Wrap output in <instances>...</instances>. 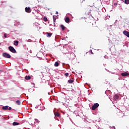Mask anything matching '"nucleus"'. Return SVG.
I'll return each instance as SVG.
<instances>
[{
  "mask_svg": "<svg viewBox=\"0 0 129 129\" xmlns=\"http://www.w3.org/2000/svg\"><path fill=\"white\" fill-rule=\"evenodd\" d=\"M34 107L35 108H41V105H38V106H36V105H34Z\"/></svg>",
  "mask_w": 129,
  "mask_h": 129,
  "instance_id": "412c9836",
  "label": "nucleus"
},
{
  "mask_svg": "<svg viewBox=\"0 0 129 129\" xmlns=\"http://www.w3.org/2000/svg\"><path fill=\"white\" fill-rule=\"evenodd\" d=\"M73 82H74V79H72V80H69L68 81V83H70V84H72V83H73Z\"/></svg>",
  "mask_w": 129,
  "mask_h": 129,
  "instance_id": "ddd939ff",
  "label": "nucleus"
},
{
  "mask_svg": "<svg viewBox=\"0 0 129 129\" xmlns=\"http://www.w3.org/2000/svg\"><path fill=\"white\" fill-rule=\"evenodd\" d=\"M54 115L55 116H57V117H59V116H60V113H59V112H55Z\"/></svg>",
  "mask_w": 129,
  "mask_h": 129,
  "instance_id": "1a4fd4ad",
  "label": "nucleus"
},
{
  "mask_svg": "<svg viewBox=\"0 0 129 129\" xmlns=\"http://www.w3.org/2000/svg\"><path fill=\"white\" fill-rule=\"evenodd\" d=\"M65 22H66V23H67L68 24L70 23V18H69V17L66 18Z\"/></svg>",
  "mask_w": 129,
  "mask_h": 129,
  "instance_id": "6e6552de",
  "label": "nucleus"
},
{
  "mask_svg": "<svg viewBox=\"0 0 129 129\" xmlns=\"http://www.w3.org/2000/svg\"><path fill=\"white\" fill-rule=\"evenodd\" d=\"M46 35L47 37L50 38V37H51V36H52V33L47 32L46 33Z\"/></svg>",
  "mask_w": 129,
  "mask_h": 129,
  "instance_id": "f8f14e48",
  "label": "nucleus"
},
{
  "mask_svg": "<svg viewBox=\"0 0 129 129\" xmlns=\"http://www.w3.org/2000/svg\"><path fill=\"white\" fill-rule=\"evenodd\" d=\"M55 67H58L59 66V62L58 61H56L54 63Z\"/></svg>",
  "mask_w": 129,
  "mask_h": 129,
  "instance_id": "f3484780",
  "label": "nucleus"
},
{
  "mask_svg": "<svg viewBox=\"0 0 129 129\" xmlns=\"http://www.w3.org/2000/svg\"><path fill=\"white\" fill-rule=\"evenodd\" d=\"M25 12L26 13H28V14H30L31 12H32V9L30 7H26L25 8Z\"/></svg>",
  "mask_w": 129,
  "mask_h": 129,
  "instance_id": "39448f33",
  "label": "nucleus"
},
{
  "mask_svg": "<svg viewBox=\"0 0 129 129\" xmlns=\"http://www.w3.org/2000/svg\"><path fill=\"white\" fill-rule=\"evenodd\" d=\"M117 5V4H116V3L114 4V6H116Z\"/></svg>",
  "mask_w": 129,
  "mask_h": 129,
  "instance_id": "cd10ccee",
  "label": "nucleus"
},
{
  "mask_svg": "<svg viewBox=\"0 0 129 129\" xmlns=\"http://www.w3.org/2000/svg\"><path fill=\"white\" fill-rule=\"evenodd\" d=\"M33 85H35V84H33Z\"/></svg>",
  "mask_w": 129,
  "mask_h": 129,
  "instance_id": "2f4dec72",
  "label": "nucleus"
},
{
  "mask_svg": "<svg viewBox=\"0 0 129 129\" xmlns=\"http://www.w3.org/2000/svg\"><path fill=\"white\" fill-rule=\"evenodd\" d=\"M1 45H2V43H0V46H1Z\"/></svg>",
  "mask_w": 129,
  "mask_h": 129,
  "instance_id": "7c9ffc66",
  "label": "nucleus"
},
{
  "mask_svg": "<svg viewBox=\"0 0 129 129\" xmlns=\"http://www.w3.org/2000/svg\"><path fill=\"white\" fill-rule=\"evenodd\" d=\"M35 120L36 122H38V119H35Z\"/></svg>",
  "mask_w": 129,
  "mask_h": 129,
  "instance_id": "393cba45",
  "label": "nucleus"
},
{
  "mask_svg": "<svg viewBox=\"0 0 129 129\" xmlns=\"http://www.w3.org/2000/svg\"><path fill=\"white\" fill-rule=\"evenodd\" d=\"M4 37L5 38H7V33L4 34Z\"/></svg>",
  "mask_w": 129,
  "mask_h": 129,
  "instance_id": "b1692460",
  "label": "nucleus"
},
{
  "mask_svg": "<svg viewBox=\"0 0 129 129\" xmlns=\"http://www.w3.org/2000/svg\"><path fill=\"white\" fill-rule=\"evenodd\" d=\"M14 45L15 46H18L19 45V41L18 40H16L14 41Z\"/></svg>",
  "mask_w": 129,
  "mask_h": 129,
  "instance_id": "4468645a",
  "label": "nucleus"
},
{
  "mask_svg": "<svg viewBox=\"0 0 129 129\" xmlns=\"http://www.w3.org/2000/svg\"><path fill=\"white\" fill-rule=\"evenodd\" d=\"M98 106H99V104L98 103H95L92 107V110H95Z\"/></svg>",
  "mask_w": 129,
  "mask_h": 129,
  "instance_id": "f03ea898",
  "label": "nucleus"
},
{
  "mask_svg": "<svg viewBox=\"0 0 129 129\" xmlns=\"http://www.w3.org/2000/svg\"><path fill=\"white\" fill-rule=\"evenodd\" d=\"M124 4H125L126 5H128L129 0H125Z\"/></svg>",
  "mask_w": 129,
  "mask_h": 129,
  "instance_id": "aec40b11",
  "label": "nucleus"
},
{
  "mask_svg": "<svg viewBox=\"0 0 129 129\" xmlns=\"http://www.w3.org/2000/svg\"><path fill=\"white\" fill-rule=\"evenodd\" d=\"M60 27H61V30L62 31H64L65 30V29H66L65 26H64V25H60Z\"/></svg>",
  "mask_w": 129,
  "mask_h": 129,
  "instance_id": "dca6fc26",
  "label": "nucleus"
},
{
  "mask_svg": "<svg viewBox=\"0 0 129 129\" xmlns=\"http://www.w3.org/2000/svg\"><path fill=\"white\" fill-rule=\"evenodd\" d=\"M39 110H42V109H39Z\"/></svg>",
  "mask_w": 129,
  "mask_h": 129,
  "instance_id": "c85d7f7f",
  "label": "nucleus"
},
{
  "mask_svg": "<svg viewBox=\"0 0 129 129\" xmlns=\"http://www.w3.org/2000/svg\"><path fill=\"white\" fill-rule=\"evenodd\" d=\"M90 52H91V53L92 54H93V52H92V50H91Z\"/></svg>",
  "mask_w": 129,
  "mask_h": 129,
  "instance_id": "a878e982",
  "label": "nucleus"
},
{
  "mask_svg": "<svg viewBox=\"0 0 129 129\" xmlns=\"http://www.w3.org/2000/svg\"><path fill=\"white\" fill-rule=\"evenodd\" d=\"M64 100H65V101H66V100H66V99H64Z\"/></svg>",
  "mask_w": 129,
  "mask_h": 129,
  "instance_id": "c756f323",
  "label": "nucleus"
},
{
  "mask_svg": "<svg viewBox=\"0 0 129 129\" xmlns=\"http://www.w3.org/2000/svg\"><path fill=\"white\" fill-rule=\"evenodd\" d=\"M19 124H20V123L18 122H14L13 123V125H19Z\"/></svg>",
  "mask_w": 129,
  "mask_h": 129,
  "instance_id": "2eb2a0df",
  "label": "nucleus"
},
{
  "mask_svg": "<svg viewBox=\"0 0 129 129\" xmlns=\"http://www.w3.org/2000/svg\"><path fill=\"white\" fill-rule=\"evenodd\" d=\"M123 34L125 35V36L129 38V32L124 30L123 31Z\"/></svg>",
  "mask_w": 129,
  "mask_h": 129,
  "instance_id": "423d86ee",
  "label": "nucleus"
},
{
  "mask_svg": "<svg viewBox=\"0 0 129 129\" xmlns=\"http://www.w3.org/2000/svg\"><path fill=\"white\" fill-rule=\"evenodd\" d=\"M121 76H123V77H125V76H128L129 74L128 73L124 72V73H121Z\"/></svg>",
  "mask_w": 129,
  "mask_h": 129,
  "instance_id": "0eeeda50",
  "label": "nucleus"
},
{
  "mask_svg": "<svg viewBox=\"0 0 129 129\" xmlns=\"http://www.w3.org/2000/svg\"><path fill=\"white\" fill-rule=\"evenodd\" d=\"M25 79H26V80H30V79H31V77L30 76H26L25 77Z\"/></svg>",
  "mask_w": 129,
  "mask_h": 129,
  "instance_id": "9b49d317",
  "label": "nucleus"
},
{
  "mask_svg": "<svg viewBox=\"0 0 129 129\" xmlns=\"http://www.w3.org/2000/svg\"><path fill=\"white\" fill-rule=\"evenodd\" d=\"M3 56L5 58H11V55H10V54L7 53H3Z\"/></svg>",
  "mask_w": 129,
  "mask_h": 129,
  "instance_id": "20e7f679",
  "label": "nucleus"
},
{
  "mask_svg": "<svg viewBox=\"0 0 129 129\" xmlns=\"http://www.w3.org/2000/svg\"><path fill=\"white\" fill-rule=\"evenodd\" d=\"M53 20L54 24H55V23H56V20H57V16H53Z\"/></svg>",
  "mask_w": 129,
  "mask_h": 129,
  "instance_id": "9d476101",
  "label": "nucleus"
},
{
  "mask_svg": "<svg viewBox=\"0 0 129 129\" xmlns=\"http://www.w3.org/2000/svg\"><path fill=\"white\" fill-rule=\"evenodd\" d=\"M16 104H17L18 105H21V101H20V100H17L16 101Z\"/></svg>",
  "mask_w": 129,
  "mask_h": 129,
  "instance_id": "a211bd4d",
  "label": "nucleus"
},
{
  "mask_svg": "<svg viewBox=\"0 0 129 129\" xmlns=\"http://www.w3.org/2000/svg\"><path fill=\"white\" fill-rule=\"evenodd\" d=\"M8 49L10 51L12 52V53H17L16 49L13 46H9Z\"/></svg>",
  "mask_w": 129,
  "mask_h": 129,
  "instance_id": "f257e3e1",
  "label": "nucleus"
},
{
  "mask_svg": "<svg viewBox=\"0 0 129 129\" xmlns=\"http://www.w3.org/2000/svg\"><path fill=\"white\" fill-rule=\"evenodd\" d=\"M55 14H56V15H58V12L56 11V12H55Z\"/></svg>",
  "mask_w": 129,
  "mask_h": 129,
  "instance_id": "bb28decb",
  "label": "nucleus"
},
{
  "mask_svg": "<svg viewBox=\"0 0 129 129\" xmlns=\"http://www.w3.org/2000/svg\"><path fill=\"white\" fill-rule=\"evenodd\" d=\"M43 21H44V22H48V19L47 18V17H44L43 18Z\"/></svg>",
  "mask_w": 129,
  "mask_h": 129,
  "instance_id": "6ab92c4d",
  "label": "nucleus"
},
{
  "mask_svg": "<svg viewBox=\"0 0 129 129\" xmlns=\"http://www.w3.org/2000/svg\"><path fill=\"white\" fill-rule=\"evenodd\" d=\"M65 76H66L67 77H68V76H69V73H66L65 74Z\"/></svg>",
  "mask_w": 129,
  "mask_h": 129,
  "instance_id": "4be33fe9",
  "label": "nucleus"
},
{
  "mask_svg": "<svg viewBox=\"0 0 129 129\" xmlns=\"http://www.w3.org/2000/svg\"><path fill=\"white\" fill-rule=\"evenodd\" d=\"M118 95H115V98L116 99H118Z\"/></svg>",
  "mask_w": 129,
  "mask_h": 129,
  "instance_id": "5701e85b",
  "label": "nucleus"
},
{
  "mask_svg": "<svg viewBox=\"0 0 129 129\" xmlns=\"http://www.w3.org/2000/svg\"><path fill=\"white\" fill-rule=\"evenodd\" d=\"M2 109H4V110H11L12 107H9V106H4L2 107Z\"/></svg>",
  "mask_w": 129,
  "mask_h": 129,
  "instance_id": "7ed1b4c3",
  "label": "nucleus"
}]
</instances>
